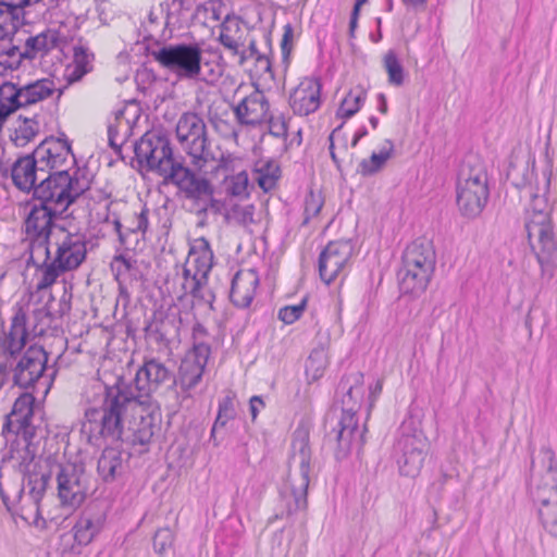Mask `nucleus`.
Masks as SVG:
<instances>
[{
    "instance_id": "nucleus-28",
    "label": "nucleus",
    "mask_w": 557,
    "mask_h": 557,
    "mask_svg": "<svg viewBox=\"0 0 557 557\" xmlns=\"http://www.w3.org/2000/svg\"><path fill=\"white\" fill-rule=\"evenodd\" d=\"M63 37L55 29H47L36 36H30L25 41L26 59L42 58L51 50L61 48Z\"/></svg>"
},
{
    "instance_id": "nucleus-62",
    "label": "nucleus",
    "mask_w": 557,
    "mask_h": 557,
    "mask_svg": "<svg viewBox=\"0 0 557 557\" xmlns=\"http://www.w3.org/2000/svg\"><path fill=\"white\" fill-rule=\"evenodd\" d=\"M188 282L190 283L193 293H196V290L201 287V285L205 281L196 280V281H188Z\"/></svg>"
},
{
    "instance_id": "nucleus-30",
    "label": "nucleus",
    "mask_w": 557,
    "mask_h": 557,
    "mask_svg": "<svg viewBox=\"0 0 557 557\" xmlns=\"http://www.w3.org/2000/svg\"><path fill=\"white\" fill-rule=\"evenodd\" d=\"M363 374L360 371L351 372L345 375L339 387L345 391L342 398V409H352V413L357 414L360 408L361 399L363 397Z\"/></svg>"
},
{
    "instance_id": "nucleus-8",
    "label": "nucleus",
    "mask_w": 557,
    "mask_h": 557,
    "mask_svg": "<svg viewBox=\"0 0 557 557\" xmlns=\"http://www.w3.org/2000/svg\"><path fill=\"white\" fill-rule=\"evenodd\" d=\"M175 134L182 150L191 158L193 165L201 169L213 158L207 124L200 114L193 111L182 113Z\"/></svg>"
},
{
    "instance_id": "nucleus-37",
    "label": "nucleus",
    "mask_w": 557,
    "mask_h": 557,
    "mask_svg": "<svg viewBox=\"0 0 557 557\" xmlns=\"http://www.w3.org/2000/svg\"><path fill=\"white\" fill-rule=\"evenodd\" d=\"M259 281H232L230 298L238 308H247L250 306Z\"/></svg>"
},
{
    "instance_id": "nucleus-1",
    "label": "nucleus",
    "mask_w": 557,
    "mask_h": 557,
    "mask_svg": "<svg viewBox=\"0 0 557 557\" xmlns=\"http://www.w3.org/2000/svg\"><path fill=\"white\" fill-rule=\"evenodd\" d=\"M535 160L530 153L512 156L507 177L513 186L525 191L530 198L527 209L525 230L532 250L547 275H556L557 234L550 219L547 194L550 187L552 165L547 164L541 175L534 173Z\"/></svg>"
},
{
    "instance_id": "nucleus-20",
    "label": "nucleus",
    "mask_w": 557,
    "mask_h": 557,
    "mask_svg": "<svg viewBox=\"0 0 557 557\" xmlns=\"http://www.w3.org/2000/svg\"><path fill=\"white\" fill-rule=\"evenodd\" d=\"M210 356V347L206 344L195 345L183 359L180 367L181 385L185 389L194 388L201 380Z\"/></svg>"
},
{
    "instance_id": "nucleus-61",
    "label": "nucleus",
    "mask_w": 557,
    "mask_h": 557,
    "mask_svg": "<svg viewBox=\"0 0 557 557\" xmlns=\"http://www.w3.org/2000/svg\"><path fill=\"white\" fill-rule=\"evenodd\" d=\"M228 162H231L230 157L222 156V158L220 159V162H219V168L227 170Z\"/></svg>"
},
{
    "instance_id": "nucleus-13",
    "label": "nucleus",
    "mask_w": 557,
    "mask_h": 557,
    "mask_svg": "<svg viewBox=\"0 0 557 557\" xmlns=\"http://www.w3.org/2000/svg\"><path fill=\"white\" fill-rule=\"evenodd\" d=\"M530 494L534 502L557 496V463L550 447L542 446L532 458Z\"/></svg>"
},
{
    "instance_id": "nucleus-7",
    "label": "nucleus",
    "mask_w": 557,
    "mask_h": 557,
    "mask_svg": "<svg viewBox=\"0 0 557 557\" xmlns=\"http://www.w3.org/2000/svg\"><path fill=\"white\" fill-rule=\"evenodd\" d=\"M324 445L334 450L337 460L346 458L355 446L362 445V434L358 429V418L352 409L333 406L323 421Z\"/></svg>"
},
{
    "instance_id": "nucleus-51",
    "label": "nucleus",
    "mask_w": 557,
    "mask_h": 557,
    "mask_svg": "<svg viewBox=\"0 0 557 557\" xmlns=\"http://www.w3.org/2000/svg\"><path fill=\"white\" fill-rule=\"evenodd\" d=\"M90 71V69L73 64L72 66H69L66 69L65 78L69 84H74L76 82H79Z\"/></svg>"
},
{
    "instance_id": "nucleus-4",
    "label": "nucleus",
    "mask_w": 557,
    "mask_h": 557,
    "mask_svg": "<svg viewBox=\"0 0 557 557\" xmlns=\"http://www.w3.org/2000/svg\"><path fill=\"white\" fill-rule=\"evenodd\" d=\"M51 78H39L25 84L4 81L0 84V129L7 120L18 110H25L55 97L59 102L64 94Z\"/></svg>"
},
{
    "instance_id": "nucleus-60",
    "label": "nucleus",
    "mask_w": 557,
    "mask_h": 557,
    "mask_svg": "<svg viewBox=\"0 0 557 557\" xmlns=\"http://www.w3.org/2000/svg\"><path fill=\"white\" fill-rule=\"evenodd\" d=\"M380 98V101H381V104H380V108L379 110L382 112V113H386L387 112V103H386V98L384 95H380L379 96Z\"/></svg>"
},
{
    "instance_id": "nucleus-46",
    "label": "nucleus",
    "mask_w": 557,
    "mask_h": 557,
    "mask_svg": "<svg viewBox=\"0 0 557 557\" xmlns=\"http://www.w3.org/2000/svg\"><path fill=\"white\" fill-rule=\"evenodd\" d=\"M174 533L170 528H161L153 536V549L160 556H164L173 548Z\"/></svg>"
},
{
    "instance_id": "nucleus-53",
    "label": "nucleus",
    "mask_w": 557,
    "mask_h": 557,
    "mask_svg": "<svg viewBox=\"0 0 557 557\" xmlns=\"http://www.w3.org/2000/svg\"><path fill=\"white\" fill-rule=\"evenodd\" d=\"M383 389V380L379 379L373 385L370 386L369 399L372 404L377 399Z\"/></svg>"
},
{
    "instance_id": "nucleus-6",
    "label": "nucleus",
    "mask_w": 557,
    "mask_h": 557,
    "mask_svg": "<svg viewBox=\"0 0 557 557\" xmlns=\"http://www.w3.org/2000/svg\"><path fill=\"white\" fill-rule=\"evenodd\" d=\"M89 189L87 178L73 176L69 171H54L41 177L34 188L33 200L66 212Z\"/></svg>"
},
{
    "instance_id": "nucleus-42",
    "label": "nucleus",
    "mask_w": 557,
    "mask_h": 557,
    "mask_svg": "<svg viewBox=\"0 0 557 557\" xmlns=\"http://www.w3.org/2000/svg\"><path fill=\"white\" fill-rule=\"evenodd\" d=\"M110 267L114 278H121L123 276L136 278L137 276L136 261L125 253L115 256Z\"/></svg>"
},
{
    "instance_id": "nucleus-26",
    "label": "nucleus",
    "mask_w": 557,
    "mask_h": 557,
    "mask_svg": "<svg viewBox=\"0 0 557 557\" xmlns=\"http://www.w3.org/2000/svg\"><path fill=\"white\" fill-rule=\"evenodd\" d=\"M170 376L169 370L165 366L154 359L146 361L136 372L134 383L139 395V399L144 396H149L152 392L157 391L162 383Z\"/></svg>"
},
{
    "instance_id": "nucleus-32",
    "label": "nucleus",
    "mask_w": 557,
    "mask_h": 557,
    "mask_svg": "<svg viewBox=\"0 0 557 557\" xmlns=\"http://www.w3.org/2000/svg\"><path fill=\"white\" fill-rule=\"evenodd\" d=\"M281 177V168L273 159H262L255 163L253 178L259 187L268 193L274 189Z\"/></svg>"
},
{
    "instance_id": "nucleus-43",
    "label": "nucleus",
    "mask_w": 557,
    "mask_h": 557,
    "mask_svg": "<svg viewBox=\"0 0 557 557\" xmlns=\"http://www.w3.org/2000/svg\"><path fill=\"white\" fill-rule=\"evenodd\" d=\"M384 69L392 85L400 86L405 81L404 67L394 51H388L383 58Z\"/></svg>"
},
{
    "instance_id": "nucleus-27",
    "label": "nucleus",
    "mask_w": 557,
    "mask_h": 557,
    "mask_svg": "<svg viewBox=\"0 0 557 557\" xmlns=\"http://www.w3.org/2000/svg\"><path fill=\"white\" fill-rule=\"evenodd\" d=\"M218 40L232 53V55H237L239 58V65L245 63L247 60V53L240 49L245 45L246 34L239 18L227 16L220 25Z\"/></svg>"
},
{
    "instance_id": "nucleus-12",
    "label": "nucleus",
    "mask_w": 557,
    "mask_h": 557,
    "mask_svg": "<svg viewBox=\"0 0 557 557\" xmlns=\"http://www.w3.org/2000/svg\"><path fill=\"white\" fill-rule=\"evenodd\" d=\"M429 450L430 442L422 431H416L412 434L403 433L394 447L399 473L416 478L423 467Z\"/></svg>"
},
{
    "instance_id": "nucleus-15",
    "label": "nucleus",
    "mask_w": 557,
    "mask_h": 557,
    "mask_svg": "<svg viewBox=\"0 0 557 557\" xmlns=\"http://www.w3.org/2000/svg\"><path fill=\"white\" fill-rule=\"evenodd\" d=\"M238 102L233 106L236 121L242 126H257L268 121L270 103L263 91L253 86L240 85L234 94V98L240 96Z\"/></svg>"
},
{
    "instance_id": "nucleus-44",
    "label": "nucleus",
    "mask_w": 557,
    "mask_h": 557,
    "mask_svg": "<svg viewBox=\"0 0 557 557\" xmlns=\"http://www.w3.org/2000/svg\"><path fill=\"white\" fill-rule=\"evenodd\" d=\"M234 398L235 394L228 392L227 395L220 403L219 412L212 428V433L215 432L218 426H224L230 420H232L235 417Z\"/></svg>"
},
{
    "instance_id": "nucleus-24",
    "label": "nucleus",
    "mask_w": 557,
    "mask_h": 557,
    "mask_svg": "<svg viewBox=\"0 0 557 557\" xmlns=\"http://www.w3.org/2000/svg\"><path fill=\"white\" fill-rule=\"evenodd\" d=\"M35 397L30 393H23L13 404L11 412L7 416L5 428L9 432L33 435L32 420L34 416Z\"/></svg>"
},
{
    "instance_id": "nucleus-47",
    "label": "nucleus",
    "mask_w": 557,
    "mask_h": 557,
    "mask_svg": "<svg viewBox=\"0 0 557 557\" xmlns=\"http://www.w3.org/2000/svg\"><path fill=\"white\" fill-rule=\"evenodd\" d=\"M94 53L89 48L79 39L73 47V64L82 65L86 69H92Z\"/></svg>"
},
{
    "instance_id": "nucleus-56",
    "label": "nucleus",
    "mask_w": 557,
    "mask_h": 557,
    "mask_svg": "<svg viewBox=\"0 0 557 557\" xmlns=\"http://www.w3.org/2000/svg\"><path fill=\"white\" fill-rule=\"evenodd\" d=\"M248 50H249V54H247V59L248 58H253L256 59V57H258V54H261L258 49H257V45H256V41L255 40H251L249 42V46H248Z\"/></svg>"
},
{
    "instance_id": "nucleus-22",
    "label": "nucleus",
    "mask_w": 557,
    "mask_h": 557,
    "mask_svg": "<svg viewBox=\"0 0 557 557\" xmlns=\"http://www.w3.org/2000/svg\"><path fill=\"white\" fill-rule=\"evenodd\" d=\"M352 252L349 242L330 243L319 258V272L321 278H336L346 265Z\"/></svg>"
},
{
    "instance_id": "nucleus-23",
    "label": "nucleus",
    "mask_w": 557,
    "mask_h": 557,
    "mask_svg": "<svg viewBox=\"0 0 557 557\" xmlns=\"http://www.w3.org/2000/svg\"><path fill=\"white\" fill-rule=\"evenodd\" d=\"M44 175L45 172L42 168L39 166V162L37 158H35L34 152L18 158L10 166V177L15 187L22 191H34L37 182L40 181Z\"/></svg>"
},
{
    "instance_id": "nucleus-9",
    "label": "nucleus",
    "mask_w": 557,
    "mask_h": 557,
    "mask_svg": "<svg viewBox=\"0 0 557 557\" xmlns=\"http://www.w3.org/2000/svg\"><path fill=\"white\" fill-rule=\"evenodd\" d=\"M134 152L140 168L157 173L162 178L180 161L174 158L168 137L154 132L145 133L136 141Z\"/></svg>"
},
{
    "instance_id": "nucleus-63",
    "label": "nucleus",
    "mask_w": 557,
    "mask_h": 557,
    "mask_svg": "<svg viewBox=\"0 0 557 557\" xmlns=\"http://www.w3.org/2000/svg\"><path fill=\"white\" fill-rule=\"evenodd\" d=\"M410 282L411 281H406V280L400 281V283H399V290H400V293H408L409 292L408 283H410Z\"/></svg>"
},
{
    "instance_id": "nucleus-10",
    "label": "nucleus",
    "mask_w": 557,
    "mask_h": 557,
    "mask_svg": "<svg viewBox=\"0 0 557 557\" xmlns=\"http://www.w3.org/2000/svg\"><path fill=\"white\" fill-rule=\"evenodd\" d=\"M163 184H172L178 191L189 200L197 203L202 202L201 211H207L208 206H214V188L210 181L203 176L197 175L191 169L185 166L183 161H178L172 170L164 176Z\"/></svg>"
},
{
    "instance_id": "nucleus-40",
    "label": "nucleus",
    "mask_w": 557,
    "mask_h": 557,
    "mask_svg": "<svg viewBox=\"0 0 557 557\" xmlns=\"http://www.w3.org/2000/svg\"><path fill=\"white\" fill-rule=\"evenodd\" d=\"M149 209L144 206L141 207L139 212H133V214L129 218H126V230L128 233L129 238H139V235H141V238H144L148 226H149Z\"/></svg>"
},
{
    "instance_id": "nucleus-35",
    "label": "nucleus",
    "mask_w": 557,
    "mask_h": 557,
    "mask_svg": "<svg viewBox=\"0 0 557 557\" xmlns=\"http://www.w3.org/2000/svg\"><path fill=\"white\" fill-rule=\"evenodd\" d=\"M123 454L121 450L108 447L98 459V473L106 481L113 480L123 470Z\"/></svg>"
},
{
    "instance_id": "nucleus-5",
    "label": "nucleus",
    "mask_w": 557,
    "mask_h": 557,
    "mask_svg": "<svg viewBox=\"0 0 557 557\" xmlns=\"http://www.w3.org/2000/svg\"><path fill=\"white\" fill-rule=\"evenodd\" d=\"M456 190L460 213L468 219L479 216L490 196L487 173L481 160L469 158L461 164Z\"/></svg>"
},
{
    "instance_id": "nucleus-18",
    "label": "nucleus",
    "mask_w": 557,
    "mask_h": 557,
    "mask_svg": "<svg viewBox=\"0 0 557 557\" xmlns=\"http://www.w3.org/2000/svg\"><path fill=\"white\" fill-rule=\"evenodd\" d=\"M57 480L61 503L71 507L79 506L86 496L83 468L71 463L62 466Z\"/></svg>"
},
{
    "instance_id": "nucleus-14",
    "label": "nucleus",
    "mask_w": 557,
    "mask_h": 557,
    "mask_svg": "<svg viewBox=\"0 0 557 557\" xmlns=\"http://www.w3.org/2000/svg\"><path fill=\"white\" fill-rule=\"evenodd\" d=\"M436 255L431 239L419 237L404 250L399 278H430L435 269Z\"/></svg>"
},
{
    "instance_id": "nucleus-3",
    "label": "nucleus",
    "mask_w": 557,
    "mask_h": 557,
    "mask_svg": "<svg viewBox=\"0 0 557 557\" xmlns=\"http://www.w3.org/2000/svg\"><path fill=\"white\" fill-rule=\"evenodd\" d=\"M149 55L160 67L181 82L213 84L220 73L203 70V50L198 42L166 44L149 50Z\"/></svg>"
},
{
    "instance_id": "nucleus-34",
    "label": "nucleus",
    "mask_w": 557,
    "mask_h": 557,
    "mask_svg": "<svg viewBox=\"0 0 557 557\" xmlns=\"http://www.w3.org/2000/svg\"><path fill=\"white\" fill-rule=\"evenodd\" d=\"M39 129L40 125L37 114L33 116L20 115L10 135V139L16 147H25L38 135Z\"/></svg>"
},
{
    "instance_id": "nucleus-64",
    "label": "nucleus",
    "mask_w": 557,
    "mask_h": 557,
    "mask_svg": "<svg viewBox=\"0 0 557 557\" xmlns=\"http://www.w3.org/2000/svg\"><path fill=\"white\" fill-rule=\"evenodd\" d=\"M173 3H178L180 8L182 9H190L188 0H173Z\"/></svg>"
},
{
    "instance_id": "nucleus-29",
    "label": "nucleus",
    "mask_w": 557,
    "mask_h": 557,
    "mask_svg": "<svg viewBox=\"0 0 557 557\" xmlns=\"http://www.w3.org/2000/svg\"><path fill=\"white\" fill-rule=\"evenodd\" d=\"M106 523L102 511H87L82 515L74 527V539L79 545H88L99 534Z\"/></svg>"
},
{
    "instance_id": "nucleus-33",
    "label": "nucleus",
    "mask_w": 557,
    "mask_h": 557,
    "mask_svg": "<svg viewBox=\"0 0 557 557\" xmlns=\"http://www.w3.org/2000/svg\"><path fill=\"white\" fill-rule=\"evenodd\" d=\"M55 281H40L35 292L30 294V298L41 304L38 308L39 312H44L48 318H53L62 313V305L57 301L52 295L51 288Z\"/></svg>"
},
{
    "instance_id": "nucleus-57",
    "label": "nucleus",
    "mask_w": 557,
    "mask_h": 557,
    "mask_svg": "<svg viewBox=\"0 0 557 557\" xmlns=\"http://www.w3.org/2000/svg\"><path fill=\"white\" fill-rule=\"evenodd\" d=\"M319 360L321 361V366L319 368H315V373L319 371L320 368H326V366L329 364V357H327V354L324 352V351H321L319 354Z\"/></svg>"
},
{
    "instance_id": "nucleus-31",
    "label": "nucleus",
    "mask_w": 557,
    "mask_h": 557,
    "mask_svg": "<svg viewBox=\"0 0 557 557\" xmlns=\"http://www.w3.org/2000/svg\"><path fill=\"white\" fill-rule=\"evenodd\" d=\"M295 114L307 116L313 112V77H304L289 97Z\"/></svg>"
},
{
    "instance_id": "nucleus-19",
    "label": "nucleus",
    "mask_w": 557,
    "mask_h": 557,
    "mask_svg": "<svg viewBox=\"0 0 557 557\" xmlns=\"http://www.w3.org/2000/svg\"><path fill=\"white\" fill-rule=\"evenodd\" d=\"M294 459L298 461L301 473V483L298 490L301 492V499L297 498V504L300 502L307 504V492L310 484L311 474V446H310V429L308 425H299L294 432L293 440Z\"/></svg>"
},
{
    "instance_id": "nucleus-58",
    "label": "nucleus",
    "mask_w": 557,
    "mask_h": 557,
    "mask_svg": "<svg viewBox=\"0 0 557 557\" xmlns=\"http://www.w3.org/2000/svg\"><path fill=\"white\" fill-rule=\"evenodd\" d=\"M10 176V168L0 161V180H7Z\"/></svg>"
},
{
    "instance_id": "nucleus-55",
    "label": "nucleus",
    "mask_w": 557,
    "mask_h": 557,
    "mask_svg": "<svg viewBox=\"0 0 557 557\" xmlns=\"http://www.w3.org/2000/svg\"><path fill=\"white\" fill-rule=\"evenodd\" d=\"M257 66L263 72H271V61L265 54H258L256 57Z\"/></svg>"
},
{
    "instance_id": "nucleus-49",
    "label": "nucleus",
    "mask_w": 557,
    "mask_h": 557,
    "mask_svg": "<svg viewBox=\"0 0 557 557\" xmlns=\"http://www.w3.org/2000/svg\"><path fill=\"white\" fill-rule=\"evenodd\" d=\"M114 230L117 233L119 240L122 246H124L127 250L135 249L139 243V239L129 238L126 225H123L119 219L113 221Z\"/></svg>"
},
{
    "instance_id": "nucleus-48",
    "label": "nucleus",
    "mask_w": 557,
    "mask_h": 557,
    "mask_svg": "<svg viewBox=\"0 0 557 557\" xmlns=\"http://www.w3.org/2000/svg\"><path fill=\"white\" fill-rule=\"evenodd\" d=\"M305 309V301L295 306H286L278 310V319L285 324H292L297 321Z\"/></svg>"
},
{
    "instance_id": "nucleus-50",
    "label": "nucleus",
    "mask_w": 557,
    "mask_h": 557,
    "mask_svg": "<svg viewBox=\"0 0 557 557\" xmlns=\"http://www.w3.org/2000/svg\"><path fill=\"white\" fill-rule=\"evenodd\" d=\"M269 131L272 136L285 137L287 135V124L283 117H273L269 113Z\"/></svg>"
},
{
    "instance_id": "nucleus-59",
    "label": "nucleus",
    "mask_w": 557,
    "mask_h": 557,
    "mask_svg": "<svg viewBox=\"0 0 557 557\" xmlns=\"http://www.w3.org/2000/svg\"><path fill=\"white\" fill-rule=\"evenodd\" d=\"M358 15H359V13H356V11H355V10H352L351 17H350V23H349V26H350V30H351V32H352V30L355 29V27L357 26Z\"/></svg>"
},
{
    "instance_id": "nucleus-2",
    "label": "nucleus",
    "mask_w": 557,
    "mask_h": 557,
    "mask_svg": "<svg viewBox=\"0 0 557 557\" xmlns=\"http://www.w3.org/2000/svg\"><path fill=\"white\" fill-rule=\"evenodd\" d=\"M154 418L147 399H139L124 382L107 389L102 408H88L82 423V433L92 445L102 438L120 440L127 423L135 440L147 444L153 435Z\"/></svg>"
},
{
    "instance_id": "nucleus-45",
    "label": "nucleus",
    "mask_w": 557,
    "mask_h": 557,
    "mask_svg": "<svg viewBox=\"0 0 557 557\" xmlns=\"http://www.w3.org/2000/svg\"><path fill=\"white\" fill-rule=\"evenodd\" d=\"M364 100V91H350L342 101L338 109V114L342 117H350L357 113L361 107V102Z\"/></svg>"
},
{
    "instance_id": "nucleus-54",
    "label": "nucleus",
    "mask_w": 557,
    "mask_h": 557,
    "mask_svg": "<svg viewBox=\"0 0 557 557\" xmlns=\"http://www.w3.org/2000/svg\"><path fill=\"white\" fill-rule=\"evenodd\" d=\"M264 407L263 400L259 396H252L250 398V412L252 420L258 416L259 409Z\"/></svg>"
},
{
    "instance_id": "nucleus-39",
    "label": "nucleus",
    "mask_w": 557,
    "mask_h": 557,
    "mask_svg": "<svg viewBox=\"0 0 557 557\" xmlns=\"http://www.w3.org/2000/svg\"><path fill=\"white\" fill-rule=\"evenodd\" d=\"M394 144L392 140H385L379 152H373L369 159H364L360 163V172L363 175H371L380 171L386 161L393 156Z\"/></svg>"
},
{
    "instance_id": "nucleus-36",
    "label": "nucleus",
    "mask_w": 557,
    "mask_h": 557,
    "mask_svg": "<svg viewBox=\"0 0 557 557\" xmlns=\"http://www.w3.org/2000/svg\"><path fill=\"white\" fill-rule=\"evenodd\" d=\"M24 59H26L25 50L22 51L11 40H7L3 37L0 38V67L3 71L17 70Z\"/></svg>"
},
{
    "instance_id": "nucleus-52",
    "label": "nucleus",
    "mask_w": 557,
    "mask_h": 557,
    "mask_svg": "<svg viewBox=\"0 0 557 557\" xmlns=\"http://www.w3.org/2000/svg\"><path fill=\"white\" fill-rule=\"evenodd\" d=\"M108 138L110 147L113 148L115 151H120L123 140L119 139L117 129L113 125H109L108 127Z\"/></svg>"
},
{
    "instance_id": "nucleus-38",
    "label": "nucleus",
    "mask_w": 557,
    "mask_h": 557,
    "mask_svg": "<svg viewBox=\"0 0 557 557\" xmlns=\"http://www.w3.org/2000/svg\"><path fill=\"white\" fill-rule=\"evenodd\" d=\"M544 529L557 539V496L535 502Z\"/></svg>"
},
{
    "instance_id": "nucleus-11",
    "label": "nucleus",
    "mask_w": 557,
    "mask_h": 557,
    "mask_svg": "<svg viewBox=\"0 0 557 557\" xmlns=\"http://www.w3.org/2000/svg\"><path fill=\"white\" fill-rule=\"evenodd\" d=\"M65 212L48 205L34 201L25 220L27 235L32 238V255L44 253L45 262L49 259V238L55 221Z\"/></svg>"
},
{
    "instance_id": "nucleus-21",
    "label": "nucleus",
    "mask_w": 557,
    "mask_h": 557,
    "mask_svg": "<svg viewBox=\"0 0 557 557\" xmlns=\"http://www.w3.org/2000/svg\"><path fill=\"white\" fill-rule=\"evenodd\" d=\"M49 474L47 472L28 471L27 482L23 488L22 499L26 502L30 500L29 508H22V517L27 521H32L38 524L39 518H41L40 499L42 498L46 487L49 481Z\"/></svg>"
},
{
    "instance_id": "nucleus-25",
    "label": "nucleus",
    "mask_w": 557,
    "mask_h": 557,
    "mask_svg": "<svg viewBox=\"0 0 557 557\" xmlns=\"http://www.w3.org/2000/svg\"><path fill=\"white\" fill-rule=\"evenodd\" d=\"M213 264L209 242L201 237L191 246L184 267V278H207Z\"/></svg>"
},
{
    "instance_id": "nucleus-16",
    "label": "nucleus",
    "mask_w": 557,
    "mask_h": 557,
    "mask_svg": "<svg viewBox=\"0 0 557 557\" xmlns=\"http://www.w3.org/2000/svg\"><path fill=\"white\" fill-rule=\"evenodd\" d=\"M86 238L79 233H69L58 245L53 261L47 265L44 278H57L65 271L76 269L86 258Z\"/></svg>"
},
{
    "instance_id": "nucleus-41",
    "label": "nucleus",
    "mask_w": 557,
    "mask_h": 557,
    "mask_svg": "<svg viewBox=\"0 0 557 557\" xmlns=\"http://www.w3.org/2000/svg\"><path fill=\"white\" fill-rule=\"evenodd\" d=\"M249 177L246 171L225 178V188L228 195L245 198L249 196Z\"/></svg>"
},
{
    "instance_id": "nucleus-17",
    "label": "nucleus",
    "mask_w": 557,
    "mask_h": 557,
    "mask_svg": "<svg viewBox=\"0 0 557 557\" xmlns=\"http://www.w3.org/2000/svg\"><path fill=\"white\" fill-rule=\"evenodd\" d=\"M33 152L45 174L54 171H67V166L75 161L71 144L65 137L47 138Z\"/></svg>"
}]
</instances>
